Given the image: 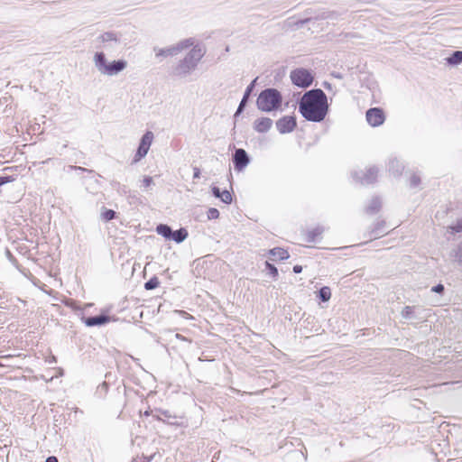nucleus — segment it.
<instances>
[{"mask_svg": "<svg viewBox=\"0 0 462 462\" xmlns=\"http://www.w3.org/2000/svg\"><path fill=\"white\" fill-rule=\"evenodd\" d=\"M298 104L300 114L310 122L320 123L328 113V97L320 88L306 91Z\"/></svg>", "mask_w": 462, "mask_h": 462, "instance_id": "1", "label": "nucleus"}, {"mask_svg": "<svg viewBox=\"0 0 462 462\" xmlns=\"http://www.w3.org/2000/svg\"><path fill=\"white\" fill-rule=\"evenodd\" d=\"M206 50L200 44L192 45V49L181 59L174 68V74L180 78L189 76L196 69L199 61L204 57Z\"/></svg>", "mask_w": 462, "mask_h": 462, "instance_id": "2", "label": "nucleus"}, {"mask_svg": "<svg viewBox=\"0 0 462 462\" xmlns=\"http://www.w3.org/2000/svg\"><path fill=\"white\" fill-rule=\"evenodd\" d=\"M282 103V96L281 92L273 88L262 90L256 100L257 108L263 112L278 110Z\"/></svg>", "mask_w": 462, "mask_h": 462, "instance_id": "3", "label": "nucleus"}, {"mask_svg": "<svg viewBox=\"0 0 462 462\" xmlns=\"http://www.w3.org/2000/svg\"><path fill=\"white\" fill-rule=\"evenodd\" d=\"M195 42L193 38H188L182 41H180L174 45H171L167 48H157L155 47L153 51H155L156 57H168V56H176L180 52L183 51L184 50L191 47L193 43Z\"/></svg>", "mask_w": 462, "mask_h": 462, "instance_id": "4", "label": "nucleus"}, {"mask_svg": "<svg viewBox=\"0 0 462 462\" xmlns=\"http://www.w3.org/2000/svg\"><path fill=\"white\" fill-rule=\"evenodd\" d=\"M290 78L291 82L301 88H309L313 80V74L307 69L298 68L291 71Z\"/></svg>", "mask_w": 462, "mask_h": 462, "instance_id": "5", "label": "nucleus"}, {"mask_svg": "<svg viewBox=\"0 0 462 462\" xmlns=\"http://www.w3.org/2000/svg\"><path fill=\"white\" fill-rule=\"evenodd\" d=\"M152 140L153 134L151 131H147L142 136L136 153L134 157L133 163L138 162L141 159L146 156L152 143Z\"/></svg>", "mask_w": 462, "mask_h": 462, "instance_id": "6", "label": "nucleus"}, {"mask_svg": "<svg viewBox=\"0 0 462 462\" xmlns=\"http://www.w3.org/2000/svg\"><path fill=\"white\" fill-rule=\"evenodd\" d=\"M378 169L374 166L370 167L365 172L363 171H354L352 173L353 178L360 182L362 185H368L374 183L377 179Z\"/></svg>", "mask_w": 462, "mask_h": 462, "instance_id": "7", "label": "nucleus"}, {"mask_svg": "<svg viewBox=\"0 0 462 462\" xmlns=\"http://www.w3.org/2000/svg\"><path fill=\"white\" fill-rule=\"evenodd\" d=\"M365 117L367 123L373 127L383 125L385 120L384 112L380 107L369 108L365 113Z\"/></svg>", "mask_w": 462, "mask_h": 462, "instance_id": "8", "label": "nucleus"}, {"mask_svg": "<svg viewBox=\"0 0 462 462\" xmlns=\"http://www.w3.org/2000/svg\"><path fill=\"white\" fill-rule=\"evenodd\" d=\"M250 162V158L245 150L238 148L233 153L234 168L237 171H243Z\"/></svg>", "mask_w": 462, "mask_h": 462, "instance_id": "9", "label": "nucleus"}, {"mask_svg": "<svg viewBox=\"0 0 462 462\" xmlns=\"http://www.w3.org/2000/svg\"><path fill=\"white\" fill-rule=\"evenodd\" d=\"M296 125V118L291 116H283L276 122L277 130L282 134L292 132Z\"/></svg>", "mask_w": 462, "mask_h": 462, "instance_id": "10", "label": "nucleus"}, {"mask_svg": "<svg viewBox=\"0 0 462 462\" xmlns=\"http://www.w3.org/2000/svg\"><path fill=\"white\" fill-rule=\"evenodd\" d=\"M82 321L87 327L103 326L110 321V317L106 314L97 316L83 317Z\"/></svg>", "mask_w": 462, "mask_h": 462, "instance_id": "11", "label": "nucleus"}, {"mask_svg": "<svg viewBox=\"0 0 462 462\" xmlns=\"http://www.w3.org/2000/svg\"><path fill=\"white\" fill-rule=\"evenodd\" d=\"M126 61L124 60H113L112 62H108L103 75L107 76H115L120 73L126 68Z\"/></svg>", "mask_w": 462, "mask_h": 462, "instance_id": "12", "label": "nucleus"}, {"mask_svg": "<svg viewBox=\"0 0 462 462\" xmlns=\"http://www.w3.org/2000/svg\"><path fill=\"white\" fill-rule=\"evenodd\" d=\"M258 78H255L245 88V91L244 93V96L242 97V100L240 101V104L236 109V112L235 114V116L236 117L238 115H240L245 107L246 106V104L248 102V99L252 94V92L254 91V88L256 85V81H257Z\"/></svg>", "mask_w": 462, "mask_h": 462, "instance_id": "13", "label": "nucleus"}, {"mask_svg": "<svg viewBox=\"0 0 462 462\" xmlns=\"http://www.w3.org/2000/svg\"><path fill=\"white\" fill-rule=\"evenodd\" d=\"M420 309L417 306H406L402 309L401 315L408 320L420 319L422 317L420 315Z\"/></svg>", "mask_w": 462, "mask_h": 462, "instance_id": "14", "label": "nucleus"}, {"mask_svg": "<svg viewBox=\"0 0 462 462\" xmlns=\"http://www.w3.org/2000/svg\"><path fill=\"white\" fill-rule=\"evenodd\" d=\"M273 125V120L268 117L256 119L254 123V129L258 133H266Z\"/></svg>", "mask_w": 462, "mask_h": 462, "instance_id": "15", "label": "nucleus"}, {"mask_svg": "<svg viewBox=\"0 0 462 462\" xmlns=\"http://www.w3.org/2000/svg\"><path fill=\"white\" fill-rule=\"evenodd\" d=\"M94 63L97 68V69L103 74L106 66L108 65V62L106 60V55L104 52H96L94 55Z\"/></svg>", "mask_w": 462, "mask_h": 462, "instance_id": "16", "label": "nucleus"}, {"mask_svg": "<svg viewBox=\"0 0 462 462\" xmlns=\"http://www.w3.org/2000/svg\"><path fill=\"white\" fill-rule=\"evenodd\" d=\"M385 221H377L371 230V239L379 238L386 234Z\"/></svg>", "mask_w": 462, "mask_h": 462, "instance_id": "17", "label": "nucleus"}, {"mask_svg": "<svg viewBox=\"0 0 462 462\" xmlns=\"http://www.w3.org/2000/svg\"><path fill=\"white\" fill-rule=\"evenodd\" d=\"M388 167L389 171L394 176H400L404 169L403 164L396 158L389 160Z\"/></svg>", "mask_w": 462, "mask_h": 462, "instance_id": "18", "label": "nucleus"}, {"mask_svg": "<svg viewBox=\"0 0 462 462\" xmlns=\"http://www.w3.org/2000/svg\"><path fill=\"white\" fill-rule=\"evenodd\" d=\"M270 255L272 256V260H286L290 257L289 253L281 248V247H274L269 251Z\"/></svg>", "mask_w": 462, "mask_h": 462, "instance_id": "19", "label": "nucleus"}, {"mask_svg": "<svg viewBox=\"0 0 462 462\" xmlns=\"http://www.w3.org/2000/svg\"><path fill=\"white\" fill-rule=\"evenodd\" d=\"M188 237V231L185 228H180L178 230H172L171 239L178 244L183 242Z\"/></svg>", "mask_w": 462, "mask_h": 462, "instance_id": "20", "label": "nucleus"}, {"mask_svg": "<svg viewBox=\"0 0 462 462\" xmlns=\"http://www.w3.org/2000/svg\"><path fill=\"white\" fill-rule=\"evenodd\" d=\"M323 232L324 228L322 226H317L314 229L308 231L306 234V241L309 243L316 242Z\"/></svg>", "mask_w": 462, "mask_h": 462, "instance_id": "21", "label": "nucleus"}, {"mask_svg": "<svg viewBox=\"0 0 462 462\" xmlns=\"http://www.w3.org/2000/svg\"><path fill=\"white\" fill-rule=\"evenodd\" d=\"M381 208V200L379 198H373L366 207L365 211L367 214L373 215L377 213Z\"/></svg>", "mask_w": 462, "mask_h": 462, "instance_id": "22", "label": "nucleus"}, {"mask_svg": "<svg viewBox=\"0 0 462 462\" xmlns=\"http://www.w3.org/2000/svg\"><path fill=\"white\" fill-rule=\"evenodd\" d=\"M171 227L166 224H159L156 226V232L158 235L163 236L165 239L170 240L171 235Z\"/></svg>", "mask_w": 462, "mask_h": 462, "instance_id": "23", "label": "nucleus"}, {"mask_svg": "<svg viewBox=\"0 0 462 462\" xmlns=\"http://www.w3.org/2000/svg\"><path fill=\"white\" fill-rule=\"evenodd\" d=\"M447 62L449 65L456 66L462 62V51H455L447 58Z\"/></svg>", "mask_w": 462, "mask_h": 462, "instance_id": "24", "label": "nucleus"}, {"mask_svg": "<svg viewBox=\"0 0 462 462\" xmlns=\"http://www.w3.org/2000/svg\"><path fill=\"white\" fill-rule=\"evenodd\" d=\"M116 212L113 209H107L105 207H102L101 211V219L105 222L111 221L116 217Z\"/></svg>", "mask_w": 462, "mask_h": 462, "instance_id": "25", "label": "nucleus"}, {"mask_svg": "<svg viewBox=\"0 0 462 462\" xmlns=\"http://www.w3.org/2000/svg\"><path fill=\"white\" fill-rule=\"evenodd\" d=\"M319 298L320 299V300H322L323 302H327L330 300L331 298V291H330V288L328 287V286H323L319 289Z\"/></svg>", "mask_w": 462, "mask_h": 462, "instance_id": "26", "label": "nucleus"}, {"mask_svg": "<svg viewBox=\"0 0 462 462\" xmlns=\"http://www.w3.org/2000/svg\"><path fill=\"white\" fill-rule=\"evenodd\" d=\"M100 39L103 42H118L116 34L112 32H106L103 33L100 36Z\"/></svg>", "mask_w": 462, "mask_h": 462, "instance_id": "27", "label": "nucleus"}, {"mask_svg": "<svg viewBox=\"0 0 462 462\" xmlns=\"http://www.w3.org/2000/svg\"><path fill=\"white\" fill-rule=\"evenodd\" d=\"M160 284V282H159V279L154 276V277H152L150 280H148L145 283H144V288L147 290V291H150V290H153L155 288H157Z\"/></svg>", "mask_w": 462, "mask_h": 462, "instance_id": "28", "label": "nucleus"}, {"mask_svg": "<svg viewBox=\"0 0 462 462\" xmlns=\"http://www.w3.org/2000/svg\"><path fill=\"white\" fill-rule=\"evenodd\" d=\"M452 256H454L456 261L462 265V242L458 244L455 250H453Z\"/></svg>", "mask_w": 462, "mask_h": 462, "instance_id": "29", "label": "nucleus"}, {"mask_svg": "<svg viewBox=\"0 0 462 462\" xmlns=\"http://www.w3.org/2000/svg\"><path fill=\"white\" fill-rule=\"evenodd\" d=\"M265 268L268 271V273L276 280L278 277V269L271 263L265 262Z\"/></svg>", "mask_w": 462, "mask_h": 462, "instance_id": "30", "label": "nucleus"}, {"mask_svg": "<svg viewBox=\"0 0 462 462\" xmlns=\"http://www.w3.org/2000/svg\"><path fill=\"white\" fill-rule=\"evenodd\" d=\"M219 199L226 204H230L232 202L231 193L226 189L222 191Z\"/></svg>", "mask_w": 462, "mask_h": 462, "instance_id": "31", "label": "nucleus"}, {"mask_svg": "<svg viewBox=\"0 0 462 462\" xmlns=\"http://www.w3.org/2000/svg\"><path fill=\"white\" fill-rule=\"evenodd\" d=\"M207 216L208 219H217L219 217V211L215 208H210L207 212Z\"/></svg>", "mask_w": 462, "mask_h": 462, "instance_id": "32", "label": "nucleus"}, {"mask_svg": "<svg viewBox=\"0 0 462 462\" xmlns=\"http://www.w3.org/2000/svg\"><path fill=\"white\" fill-rule=\"evenodd\" d=\"M420 178L416 174H412L410 179V186L411 188H416L420 185Z\"/></svg>", "mask_w": 462, "mask_h": 462, "instance_id": "33", "label": "nucleus"}, {"mask_svg": "<svg viewBox=\"0 0 462 462\" xmlns=\"http://www.w3.org/2000/svg\"><path fill=\"white\" fill-rule=\"evenodd\" d=\"M14 179L13 176H0V187L6 183L14 181Z\"/></svg>", "mask_w": 462, "mask_h": 462, "instance_id": "34", "label": "nucleus"}, {"mask_svg": "<svg viewBox=\"0 0 462 462\" xmlns=\"http://www.w3.org/2000/svg\"><path fill=\"white\" fill-rule=\"evenodd\" d=\"M451 228L455 233L462 232V220H458Z\"/></svg>", "mask_w": 462, "mask_h": 462, "instance_id": "35", "label": "nucleus"}, {"mask_svg": "<svg viewBox=\"0 0 462 462\" xmlns=\"http://www.w3.org/2000/svg\"><path fill=\"white\" fill-rule=\"evenodd\" d=\"M431 291L436 293H442L444 291V285L439 283L431 288Z\"/></svg>", "mask_w": 462, "mask_h": 462, "instance_id": "36", "label": "nucleus"}, {"mask_svg": "<svg viewBox=\"0 0 462 462\" xmlns=\"http://www.w3.org/2000/svg\"><path fill=\"white\" fill-rule=\"evenodd\" d=\"M143 187H145V188L150 187L152 184H153L152 178L150 176L144 177V179L143 180Z\"/></svg>", "mask_w": 462, "mask_h": 462, "instance_id": "37", "label": "nucleus"}, {"mask_svg": "<svg viewBox=\"0 0 462 462\" xmlns=\"http://www.w3.org/2000/svg\"><path fill=\"white\" fill-rule=\"evenodd\" d=\"M211 190H212V194H213L216 198H218V199L220 198L222 191L220 190V189H219L218 187H217V186H213V187H212V189H211Z\"/></svg>", "mask_w": 462, "mask_h": 462, "instance_id": "38", "label": "nucleus"}, {"mask_svg": "<svg viewBox=\"0 0 462 462\" xmlns=\"http://www.w3.org/2000/svg\"><path fill=\"white\" fill-rule=\"evenodd\" d=\"M71 170L77 171H88L92 172L93 171L88 170L86 168L80 167V166H70Z\"/></svg>", "mask_w": 462, "mask_h": 462, "instance_id": "39", "label": "nucleus"}, {"mask_svg": "<svg viewBox=\"0 0 462 462\" xmlns=\"http://www.w3.org/2000/svg\"><path fill=\"white\" fill-rule=\"evenodd\" d=\"M98 389H99L100 391H104L105 393H106V392H107V390H108V383H106V382L102 383L98 386Z\"/></svg>", "mask_w": 462, "mask_h": 462, "instance_id": "40", "label": "nucleus"}, {"mask_svg": "<svg viewBox=\"0 0 462 462\" xmlns=\"http://www.w3.org/2000/svg\"><path fill=\"white\" fill-rule=\"evenodd\" d=\"M302 272V266L301 265H294L293 266V273H300Z\"/></svg>", "mask_w": 462, "mask_h": 462, "instance_id": "41", "label": "nucleus"}, {"mask_svg": "<svg viewBox=\"0 0 462 462\" xmlns=\"http://www.w3.org/2000/svg\"><path fill=\"white\" fill-rule=\"evenodd\" d=\"M200 176V171L199 168L195 167L194 168V174H193V179H199Z\"/></svg>", "mask_w": 462, "mask_h": 462, "instance_id": "42", "label": "nucleus"}, {"mask_svg": "<svg viewBox=\"0 0 462 462\" xmlns=\"http://www.w3.org/2000/svg\"><path fill=\"white\" fill-rule=\"evenodd\" d=\"M45 462H59L58 458L54 456H51L46 458Z\"/></svg>", "mask_w": 462, "mask_h": 462, "instance_id": "43", "label": "nucleus"}, {"mask_svg": "<svg viewBox=\"0 0 462 462\" xmlns=\"http://www.w3.org/2000/svg\"><path fill=\"white\" fill-rule=\"evenodd\" d=\"M175 337H176L177 338L180 339V340H184V341H186V340H187V338H186L185 337H183L182 335H180V334H176V336H175Z\"/></svg>", "mask_w": 462, "mask_h": 462, "instance_id": "44", "label": "nucleus"}, {"mask_svg": "<svg viewBox=\"0 0 462 462\" xmlns=\"http://www.w3.org/2000/svg\"><path fill=\"white\" fill-rule=\"evenodd\" d=\"M323 86L326 88H330L331 85L328 82H324Z\"/></svg>", "mask_w": 462, "mask_h": 462, "instance_id": "45", "label": "nucleus"}, {"mask_svg": "<svg viewBox=\"0 0 462 462\" xmlns=\"http://www.w3.org/2000/svg\"><path fill=\"white\" fill-rule=\"evenodd\" d=\"M6 366H7V365H4V364L0 363V368H4V367H6Z\"/></svg>", "mask_w": 462, "mask_h": 462, "instance_id": "46", "label": "nucleus"}, {"mask_svg": "<svg viewBox=\"0 0 462 462\" xmlns=\"http://www.w3.org/2000/svg\"><path fill=\"white\" fill-rule=\"evenodd\" d=\"M337 79H341L342 77L339 74L334 75Z\"/></svg>", "mask_w": 462, "mask_h": 462, "instance_id": "47", "label": "nucleus"}]
</instances>
